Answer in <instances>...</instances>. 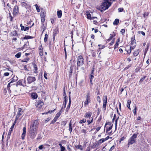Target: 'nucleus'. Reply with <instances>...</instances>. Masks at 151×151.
<instances>
[{
	"label": "nucleus",
	"mask_w": 151,
	"mask_h": 151,
	"mask_svg": "<svg viewBox=\"0 0 151 151\" xmlns=\"http://www.w3.org/2000/svg\"><path fill=\"white\" fill-rule=\"evenodd\" d=\"M57 15L58 18H60L61 17L62 15L61 10H60L57 12Z\"/></svg>",
	"instance_id": "18"
},
{
	"label": "nucleus",
	"mask_w": 151,
	"mask_h": 151,
	"mask_svg": "<svg viewBox=\"0 0 151 151\" xmlns=\"http://www.w3.org/2000/svg\"><path fill=\"white\" fill-rule=\"evenodd\" d=\"M33 68H34V72L35 73H37V65L34 64L33 65Z\"/></svg>",
	"instance_id": "22"
},
{
	"label": "nucleus",
	"mask_w": 151,
	"mask_h": 151,
	"mask_svg": "<svg viewBox=\"0 0 151 151\" xmlns=\"http://www.w3.org/2000/svg\"><path fill=\"white\" fill-rule=\"evenodd\" d=\"M130 49L127 50V52L128 53H130L131 52V47L129 46Z\"/></svg>",
	"instance_id": "43"
},
{
	"label": "nucleus",
	"mask_w": 151,
	"mask_h": 151,
	"mask_svg": "<svg viewBox=\"0 0 151 151\" xmlns=\"http://www.w3.org/2000/svg\"><path fill=\"white\" fill-rule=\"evenodd\" d=\"M9 83H11L10 85L11 86L15 85L14 83H12V81H10Z\"/></svg>",
	"instance_id": "61"
},
{
	"label": "nucleus",
	"mask_w": 151,
	"mask_h": 151,
	"mask_svg": "<svg viewBox=\"0 0 151 151\" xmlns=\"http://www.w3.org/2000/svg\"><path fill=\"white\" fill-rule=\"evenodd\" d=\"M39 54L40 56H42L43 55V53L42 50H39Z\"/></svg>",
	"instance_id": "41"
},
{
	"label": "nucleus",
	"mask_w": 151,
	"mask_h": 151,
	"mask_svg": "<svg viewBox=\"0 0 151 151\" xmlns=\"http://www.w3.org/2000/svg\"><path fill=\"white\" fill-rule=\"evenodd\" d=\"M87 18L88 19H90L91 18V15L90 14H88L87 15Z\"/></svg>",
	"instance_id": "44"
},
{
	"label": "nucleus",
	"mask_w": 151,
	"mask_h": 151,
	"mask_svg": "<svg viewBox=\"0 0 151 151\" xmlns=\"http://www.w3.org/2000/svg\"><path fill=\"white\" fill-rule=\"evenodd\" d=\"M44 105V103L41 101L39 100L38 101L36 104V106L39 107L41 108Z\"/></svg>",
	"instance_id": "9"
},
{
	"label": "nucleus",
	"mask_w": 151,
	"mask_h": 151,
	"mask_svg": "<svg viewBox=\"0 0 151 151\" xmlns=\"http://www.w3.org/2000/svg\"><path fill=\"white\" fill-rule=\"evenodd\" d=\"M69 131L70 132V133H71L72 130V124H71V122H70L69 124Z\"/></svg>",
	"instance_id": "25"
},
{
	"label": "nucleus",
	"mask_w": 151,
	"mask_h": 151,
	"mask_svg": "<svg viewBox=\"0 0 151 151\" xmlns=\"http://www.w3.org/2000/svg\"><path fill=\"white\" fill-rule=\"evenodd\" d=\"M119 22V20L117 19H115L114 21L113 22V24L114 25H117Z\"/></svg>",
	"instance_id": "21"
},
{
	"label": "nucleus",
	"mask_w": 151,
	"mask_h": 151,
	"mask_svg": "<svg viewBox=\"0 0 151 151\" xmlns=\"http://www.w3.org/2000/svg\"><path fill=\"white\" fill-rule=\"evenodd\" d=\"M47 73H46L45 72L44 73V78L46 79H47Z\"/></svg>",
	"instance_id": "47"
},
{
	"label": "nucleus",
	"mask_w": 151,
	"mask_h": 151,
	"mask_svg": "<svg viewBox=\"0 0 151 151\" xmlns=\"http://www.w3.org/2000/svg\"><path fill=\"white\" fill-rule=\"evenodd\" d=\"M57 119L55 117L54 119L52 121L51 124H54L56 121Z\"/></svg>",
	"instance_id": "38"
},
{
	"label": "nucleus",
	"mask_w": 151,
	"mask_h": 151,
	"mask_svg": "<svg viewBox=\"0 0 151 151\" xmlns=\"http://www.w3.org/2000/svg\"><path fill=\"white\" fill-rule=\"evenodd\" d=\"M105 47V46L104 45H103L101 46V47H100L99 48V49H103Z\"/></svg>",
	"instance_id": "64"
},
{
	"label": "nucleus",
	"mask_w": 151,
	"mask_h": 151,
	"mask_svg": "<svg viewBox=\"0 0 151 151\" xmlns=\"http://www.w3.org/2000/svg\"><path fill=\"white\" fill-rule=\"evenodd\" d=\"M73 69V67L72 66H70V70L69 71V72L70 73H72Z\"/></svg>",
	"instance_id": "49"
},
{
	"label": "nucleus",
	"mask_w": 151,
	"mask_h": 151,
	"mask_svg": "<svg viewBox=\"0 0 151 151\" xmlns=\"http://www.w3.org/2000/svg\"><path fill=\"white\" fill-rule=\"evenodd\" d=\"M39 124L38 121L36 120L34 121L33 123L31 125L30 127L37 128Z\"/></svg>",
	"instance_id": "8"
},
{
	"label": "nucleus",
	"mask_w": 151,
	"mask_h": 151,
	"mask_svg": "<svg viewBox=\"0 0 151 151\" xmlns=\"http://www.w3.org/2000/svg\"><path fill=\"white\" fill-rule=\"evenodd\" d=\"M146 77V76H145L142 77V78H141L139 82H142L144 80V79H145Z\"/></svg>",
	"instance_id": "39"
},
{
	"label": "nucleus",
	"mask_w": 151,
	"mask_h": 151,
	"mask_svg": "<svg viewBox=\"0 0 151 151\" xmlns=\"http://www.w3.org/2000/svg\"><path fill=\"white\" fill-rule=\"evenodd\" d=\"M36 133L30 131V137L32 139L34 138L37 134Z\"/></svg>",
	"instance_id": "13"
},
{
	"label": "nucleus",
	"mask_w": 151,
	"mask_h": 151,
	"mask_svg": "<svg viewBox=\"0 0 151 151\" xmlns=\"http://www.w3.org/2000/svg\"><path fill=\"white\" fill-rule=\"evenodd\" d=\"M30 131L37 133V128L30 127Z\"/></svg>",
	"instance_id": "19"
},
{
	"label": "nucleus",
	"mask_w": 151,
	"mask_h": 151,
	"mask_svg": "<svg viewBox=\"0 0 151 151\" xmlns=\"http://www.w3.org/2000/svg\"><path fill=\"white\" fill-rule=\"evenodd\" d=\"M84 63L83 59V57L80 56L77 59V65L78 66H80L83 65Z\"/></svg>",
	"instance_id": "4"
},
{
	"label": "nucleus",
	"mask_w": 151,
	"mask_h": 151,
	"mask_svg": "<svg viewBox=\"0 0 151 151\" xmlns=\"http://www.w3.org/2000/svg\"><path fill=\"white\" fill-rule=\"evenodd\" d=\"M125 139V138L124 137H122L121 138V139L120 140V142H121V141H123Z\"/></svg>",
	"instance_id": "60"
},
{
	"label": "nucleus",
	"mask_w": 151,
	"mask_h": 151,
	"mask_svg": "<svg viewBox=\"0 0 151 151\" xmlns=\"http://www.w3.org/2000/svg\"><path fill=\"white\" fill-rule=\"evenodd\" d=\"M91 114H92L91 112H88L86 113L84 116V117L86 118H89L91 116Z\"/></svg>",
	"instance_id": "15"
},
{
	"label": "nucleus",
	"mask_w": 151,
	"mask_h": 151,
	"mask_svg": "<svg viewBox=\"0 0 151 151\" xmlns=\"http://www.w3.org/2000/svg\"><path fill=\"white\" fill-rule=\"evenodd\" d=\"M137 108L136 105L134 106V108L133 110V113L134 115L136 114Z\"/></svg>",
	"instance_id": "27"
},
{
	"label": "nucleus",
	"mask_w": 151,
	"mask_h": 151,
	"mask_svg": "<svg viewBox=\"0 0 151 151\" xmlns=\"http://www.w3.org/2000/svg\"><path fill=\"white\" fill-rule=\"evenodd\" d=\"M93 78H94V76L92 74L90 75V80L91 79V80H92V79Z\"/></svg>",
	"instance_id": "57"
},
{
	"label": "nucleus",
	"mask_w": 151,
	"mask_h": 151,
	"mask_svg": "<svg viewBox=\"0 0 151 151\" xmlns=\"http://www.w3.org/2000/svg\"><path fill=\"white\" fill-rule=\"evenodd\" d=\"M82 132L86 134V130L85 129H83L82 130Z\"/></svg>",
	"instance_id": "55"
},
{
	"label": "nucleus",
	"mask_w": 151,
	"mask_h": 151,
	"mask_svg": "<svg viewBox=\"0 0 151 151\" xmlns=\"http://www.w3.org/2000/svg\"><path fill=\"white\" fill-rule=\"evenodd\" d=\"M91 96L89 92H88L86 95V100L85 101H83L82 103L84 104V106L86 107L91 102Z\"/></svg>",
	"instance_id": "3"
},
{
	"label": "nucleus",
	"mask_w": 151,
	"mask_h": 151,
	"mask_svg": "<svg viewBox=\"0 0 151 151\" xmlns=\"http://www.w3.org/2000/svg\"><path fill=\"white\" fill-rule=\"evenodd\" d=\"M32 97L34 99H36L37 97V95L36 93H33L32 94Z\"/></svg>",
	"instance_id": "17"
},
{
	"label": "nucleus",
	"mask_w": 151,
	"mask_h": 151,
	"mask_svg": "<svg viewBox=\"0 0 151 151\" xmlns=\"http://www.w3.org/2000/svg\"><path fill=\"white\" fill-rule=\"evenodd\" d=\"M18 7L17 5L15 6L13 9V13L14 14L16 15L18 12Z\"/></svg>",
	"instance_id": "12"
},
{
	"label": "nucleus",
	"mask_w": 151,
	"mask_h": 151,
	"mask_svg": "<svg viewBox=\"0 0 151 151\" xmlns=\"http://www.w3.org/2000/svg\"><path fill=\"white\" fill-rule=\"evenodd\" d=\"M61 151H64L65 150V148L62 146H61Z\"/></svg>",
	"instance_id": "42"
},
{
	"label": "nucleus",
	"mask_w": 151,
	"mask_h": 151,
	"mask_svg": "<svg viewBox=\"0 0 151 151\" xmlns=\"http://www.w3.org/2000/svg\"><path fill=\"white\" fill-rule=\"evenodd\" d=\"M121 32L123 34L125 32L124 29H122L121 30Z\"/></svg>",
	"instance_id": "56"
},
{
	"label": "nucleus",
	"mask_w": 151,
	"mask_h": 151,
	"mask_svg": "<svg viewBox=\"0 0 151 151\" xmlns=\"http://www.w3.org/2000/svg\"><path fill=\"white\" fill-rule=\"evenodd\" d=\"M107 99V96H104V99L103 101V105L102 107L103 110L104 111V112H105L106 109Z\"/></svg>",
	"instance_id": "5"
},
{
	"label": "nucleus",
	"mask_w": 151,
	"mask_h": 151,
	"mask_svg": "<svg viewBox=\"0 0 151 151\" xmlns=\"http://www.w3.org/2000/svg\"><path fill=\"white\" fill-rule=\"evenodd\" d=\"M45 20V16H42L41 17V21L42 22H43Z\"/></svg>",
	"instance_id": "29"
},
{
	"label": "nucleus",
	"mask_w": 151,
	"mask_h": 151,
	"mask_svg": "<svg viewBox=\"0 0 151 151\" xmlns=\"http://www.w3.org/2000/svg\"><path fill=\"white\" fill-rule=\"evenodd\" d=\"M139 52V50H137L136 51H135L134 52V55L135 56H137Z\"/></svg>",
	"instance_id": "23"
},
{
	"label": "nucleus",
	"mask_w": 151,
	"mask_h": 151,
	"mask_svg": "<svg viewBox=\"0 0 151 151\" xmlns=\"http://www.w3.org/2000/svg\"><path fill=\"white\" fill-rule=\"evenodd\" d=\"M69 105H68V107H69L70 105V103H71L70 96V94H69Z\"/></svg>",
	"instance_id": "40"
},
{
	"label": "nucleus",
	"mask_w": 151,
	"mask_h": 151,
	"mask_svg": "<svg viewBox=\"0 0 151 151\" xmlns=\"http://www.w3.org/2000/svg\"><path fill=\"white\" fill-rule=\"evenodd\" d=\"M58 31L57 30L55 31V30L54 32H53V38L54 39L55 37L56 36V34L57 33Z\"/></svg>",
	"instance_id": "36"
},
{
	"label": "nucleus",
	"mask_w": 151,
	"mask_h": 151,
	"mask_svg": "<svg viewBox=\"0 0 151 151\" xmlns=\"http://www.w3.org/2000/svg\"><path fill=\"white\" fill-rule=\"evenodd\" d=\"M114 39H113V40L110 43V44L111 45H112L113 43H114Z\"/></svg>",
	"instance_id": "54"
},
{
	"label": "nucleus",
	"mask_w": 151,
	"mask_h": 151,
	"mask_svg": "<svg viewBox=\"0 0 151 151\" xmlns=\"http://www.w3.org/2000/svg\"><path fill=\"white\" fill-rule=\"evenodd\" d=\"M26 128L25 127H24L23 129V133L22 135V139H24L26 134Z\"/></svg>",
	"instance_id": "11"
},
{
	"label": "nucleus",
	"mask_w": 151,
	"mask_h": 151,
	"mask_svg": "<svg viewBox=\"0 0 151 151\" xmlns=\"http://www.w3.org/2000/svg\"><path fill=\"white\" fill-rule=\"evenodd\" d=\"M31 37L30 36H26L24 37V39H30Z\"/></svg>",
	"instance_id": "45"
},
{
	"label": "nucleus",
	"mask_w": 151,
	"mask_h": 151,
	"mask_svg": "<svg viewBox=\"0 0 151 151\" xmlns=\"http://www.w3.org/2000/svg\"><path fill=\"white\" fill-rule=\"evenodd\" d=\"M11 83H9L7 85V89L9 91V93H11V90H10V87L11 86L10 85Z\"/></svg>",
	"instance_id": "28"
},
{
	"label": "nucleus",
	"mask_w": 151,
	"mask_h": 151,
	"mask_svg": "<svg viewBox=\"0 0 151 151\" xmlns=\"http://www.w3.org/2000/svg\"><path fill=\"white\" fill-rule=\"evenodd\" d=\"M20 27H21V29L22 30L26 31L29 30V27H24V26H23L22 24H20Z\"/></svg>",
	"instance_id": "14"
},
{
	"label": "nucleus",
	"mask_w": 151,
	"mask_h": 151,
	"mask_svg": "<svg viewBox=\"0 0 151 151\" xmlns=\"http://www.w3.org/2000/svg\"><path fill=\"white\" fill-rule=\"evenodd\" d=\"M77 148L80 149L81 150H83V148L82 146L81 145H78L77 147Z\"/></svg>",
	"instance_id": "32"
},
{
	"label": "nucleus",
	"mask_w": 151,
	"mask_h": 151,
	"mask_svg": "<svg viewBox=\"0 0 151 151\" xmlns=\"http://www.w3.org/2000/svg\"><path fill=\"white\" fill-rule=\"evenodd\" d=\"M62 112V111H61V110H60L59 112H58L57 114L55 117L58 119L60 116V115Z\"/></svg>",
	"instance_id": "20"
},
{
	"label": "nucleus",
	"mask_w": 151,
	"mask_h": 151,
	"mask_svg": "<svg viewBox=\"0 0 151 151\" xmlns=\"http://www.w3.org/2000/svg\"><path fill=\"white\" fill-rule=\"evenodd\" d=\"M95 37V36L93 35H91V38L92 39H94Z\"/></svg>",
	"instance_id": "63"
},
{
	"label": "nucleus",
	"mask_w": 151,
	"mask_h": 151,
	"mask_svg": "<svg viewBox=\"0 0 151 151\" xmlns=\"http://www.w3.org/2000/svg\"><path fill=\"white\" fill-rule=\"evenodd\" d=\"M137 136V134H136L135 133L128 140V145L129 146L132 145L135 142Z\"/></svg>",
	"instance_id": "2"
},
{
	"label": "nucleus",
	"mask_w": 151,
	"mask_h": 151,
	"mask_svg": "<svg viewBox=\"0 0 151 151\" xmlns=\"http://www.w3.org/2000/svg\"><path fill=\"white\" fill-rule=\"evenodd\" d=\"M106 141L104 138H102L100 139L99 141V143L100 144H101L104 142V141Z\"/></svg>",
	"instance_id": "26"
},
{
	"label": "nucleus",
	"mask_w": 151,
	"mask_h": 151,
	"mask_svg": "<svg viewBox=\"0 0 151 151\" xmlns=\"http://www.w3.org/2000/svg\"><path fill=\"white\" fill-rule=\"evenodd\" d=\"M93 118H92L91 119V121H90V120H88L87 121V122L88 124L91 123L92 122H93Z\"/></svg>",
	"instance_id": "35"
},
{
	"label": "nucleus",
	"mask_w": 151,
	"mask_h": 151,
	"mask_svg": "<svg viewBox=\"0 0 151 151\" xmlns=\"http://www.w3.org/2000/svg\"><path fill=\"white\" fill-rule=\"evenodd\" d=\"M13 36H15L17 35V33L16 32H13Z\"/></svg>",
	"instance_id": "59"
},
{
	"label": "nucleus",
	"mask_w": 151,
	"mask_h": 151,
	"mask_svg": "<svg viewBox=\"0 0 151 151\" xmlns=\"http://www.w3.org/2000/svg\"><path fill=\"white\" fill-rule=\"evenodd\" d=\"M141 33L143 36H144L145 35V33L144 32L141 31Z\"/></svg>",
	"instance_id": "62"
},
{
	"label": "nucleus",
	"mask_w": 151,
	"mask_h": 151,
	"mask_svg": "<svg viewBox=\"0 0 151 151\" xmlns=\"http://www.w3.org/2000/svg\"><path fill=\"white\" fill-rule=\"evenodd\" d=\"M27 80L28 83L29 84H30L35 81L36 80V79L35 77L29 76L28 77Z\"/></svg>",
	"instance_id": "6"
},
{
	"label": "nucleus",
	"mask_w": 151,
	"mask_h": 151,
	"mask_svg": "<svg viewBox=\"0 0 151 151\" xmlns=\"http://www.w3.org/2000/svg\"><path fill=\"white\" fill-rule=\"evenodd\" d=\"M114 0H105L103 2L102 5L100 7V10L101 12L106 10L111 5Z\"/></svg>",
	"instance_id": "1"
},
{
	"label": "nucleus",
	"mask_w": 151,
	"mask_h": 151,
	"mask_svg": "<svg viewBox=\"0 0 151 151\" xmlns=\"http://www.w3.org/2000/svg\"><path fill=\"white\" fill-rule=\"evenodd\" d=\"M86 119H83L81 120L79 122V123L81 124L83 123H85L86 122Z\"/></svg>",
	"instance_id": "33"
},
{
	"label": "nucleus",
	"mask_w": 151,
	"mask_h": 151,
	"mask_svg": "<svg viewBox=\"0 0 151 151\" xmlns=\"http://www.w3.org/2000/svg\"><path fill=\"white\" fill-rule=\"evenodd\" d=\"M35 6H36V10H37V12H40V9L39 8L37 4H35Z\"/></svg>",
	"instance_id": "37"
},
{
	"label": "nucleus",
	"mask_w": 151,
	"mask_h": 151,
	"mask_svg": "<svg viewBox=\"0 0 151 151\" xmlns=\"http://www.w3.org/2000/svg\"><path fill=\"white\" fill-rule=\"evenodd\" d=\"M9 75V73L8 72L5 73L4 74V75L5 76H8Z\"/></svg>",
	"instance_id": "53"
},
{
	"label": "nucleus",
	"mask_w": 151,
	"mask_h": 151,
	"mask_svg": "<svg viewBox=\"0 0 151 151\" xmlns=\"http://www.w3.org/2000/svg\"><path fill=\"white\" fill-rule=\"evenodd\" d=\"M21 53L20 52H18L15 55V57L17 58H19L20 57Z\"/></svg>",
	"instance_id": "30"
},
{
	"label": "nucleus",
	"mask_w": 151,
	"mask_h": 151,
	"mask_svg": "<svg viewBox=\"0 0 151 151\" xmlns=\"http://www.w3.org/2000/svg\"><path fill=\"white\" fill-rule=\"evenodd\" d=\"M119 12H122L123 10V9L122 8H119L118 9Z\"/></svg>",
	"instance_id": "46"
},
{
	"label": "nucleus",
	"mask_w": 151,
	"mask_h": 151,
	"mask_svg": "<svg viewBox=\"0 0 151 151\" xmlns=\"http://www.w3.org/2000/svg\"><path fill=\"white\" fill-rule=\"evenodd\" d=\"M47 38H48V35H47V34H46L45 35V37L44 39V41L45 42L47 41Z\"/></svg>",
	"instance_id": "31"
},
{
	"label": "nucleus",
	"mask_w": 151,
	"mask_h": 151,
	"mask_svg": "<svg viewBox=\"0 0 151 151\" xmlns=\"http://www.w3.org/2000/svg\"><path fill=\"white\" fill-rule=\"evenodd\" d=\"M43 145H40L39 147H38L39 149H40V150L42 149L43 148Z\"/></svg>",
	"instance_id": "52"
},
{
	"label": "nucleus",
	"mask_w": 151,
	"mask_h": 151,
	"mask_svg": "<svg viewBox=\"0 0 151 151\" xmlns=\"http://www.w3.org/2000/svg\"><path fill=\"white\" fill-rule=\"evenodd\" d=\"M67 149L69 151H70L71 150L70 148V147L68 145L67 146Z\"/></svg>",
	"instance_id": "58"
},
{
	"label": "nucleus",
	"mask_w": 151,
	"mask_h": 151,
	"mask_svg": "<svg viewBox=\"0 0 151 151\" xmlns=\"http://www.w3.org/2000/svg\"><path fill=\"white\" fill-rule=\"evenodd\" d=\"M15 123H16V121H15L13 123L12 126H11V128L10 129V130H9V132H8V136H10L11 133L13 131V129L14 127V126Z\"/></svg>",
	"instance_id": "10"
},
{
	"label": "nucleus",
	"mask_w": 151,
	"mask_h": 151,
	"mask_svg": "<svg viewBox=\"0 0 151 151\" xmlns=\"http://www.w3.org/2000/svg\"><path fill=\"white\" fill-rule=\"evenodd\" d=\"M131 101L130 100H127V107L130 110L131 109V108H130V104H131Z\"/></svg>",
	"instance_id": "16"
},
{
	"label": "nucleus",
	"mask_w": 151,
	"mask_h": 151,
	"mask_svg": "<svg viewBox=\"0 0 151 151\" xmlns=\"http://www.w3.org/2000/svg\"><path fill=\"white\" fill-rule=\"evenodd\" d=\"M112 125L108 127H106V132H107L108 131H109L112 128Z\"/></svg>",
	"instance_id": "24"
},
{
	"label": "nucleus",
	"mask_w": 151,
	"mask_h": 151,
	"mask_svg": "<svg viewBox=\"0 0 151 151\" xmlns=\"http://www.w3.org/2000/svg\"><path fill=\"white\" fill-rule=\"evenodd\" d=\"M22 109L21 108H19L18 109V111L17 113V115L16 119L15 121H16L19 117L22 115L23 113V111H22Z\"/></svg>",
	"instance_id": "7"
},
{
	"label": "nucleus",
	"mask_w": 151,
	"mask_h": 151,
	"mask_svg": "<svg viewBox=\"0 0 151 151\" xmlns=\"http://www.w3.org/2000/svg\"><path fill=\"white\" fill-rule=\"evenodd\" d=\"M29 58L27 59H24V60H22V62H27V61L29 60Z\"/></svg>",
	"instance_id": "51"
},
{
	"label": "nucleus",
	"mask_w": 151,
	"mask_h": 151,
	"mask_svg": "<svg viewBox=\"0 0 151 151\" xmlns=\"http://www.w3.org/2000/svg\"><path fill=\"white\" fill-rule=\"evenodd\" d=\"M118 46V43L117 42H116V43L115 44V45H114V49H116V48H117Z\"/></svg>",
	"instance_id": "48"
},
{
	"label": "nucleus",
	"mask_w": 151,
	"mask_h": 151,
	"mask_svg": "<svg viewBox=\"0 0 151 151\" xmlns=\"http://www.w3.org/2000/svg\"><path fill=\"white\" fill-rule=\"evenodd\" d=\"M115 146L114 145L112 146L109 150V151H112L113 150Z\"/></svg>",
	"instance_id": "50"
},
{
	"label": "nucleus",
	"mask_w": 151,
	"mask_h": 151,
	"mask_svg": "<svg viewBox=\"0 0 151 151\" xmlns=\"http://www.w3.org/2000/svg\"><path fill=\"white\" fill-rule=\"evenodd\" d=\"M55 110V109H54V110H53V111H48V112H46L45 113H42V115H44V114H48L49 113H51L53 111Z\"/></svg>",
	"instance_id": "34"
}]
</instances>
